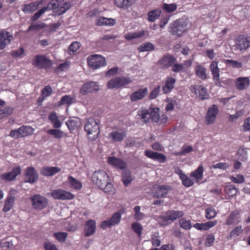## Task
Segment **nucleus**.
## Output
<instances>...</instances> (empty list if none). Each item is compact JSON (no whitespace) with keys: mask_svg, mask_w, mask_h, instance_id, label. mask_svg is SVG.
I'll use <instances>...</instances> for the list:
<instances>
[{"mask_svg":"<svg viewBox=\"0 0 250 250\" xmlns=\"http://www.w3.org/2000/svg\"><path fill=\"white\" fill-rule=\"evenodd\" d=\"M184 215V212L182 210H168L159 216L160 224L167 226L176 219L183 217Z\"/></svg>","mask_w":250,"mask_h":250,"instance_id":"f257e3e1","label":"nucleus"},{"mask_svg":"<svg viewBox=\"0 0 250 250\" xmlns=\"http://www.w3.org/2000/svg\"><path fill=\"white\" fill-rule=\"evenodd\" d=\"M132 82L130 77L125 76L116 77L110 80L106 86L108 89L120 88Z\"/></svg>","mask_w":250,"mask_h":250,"instance_id":"f03ea898","label":"nucleus"},{"mask_svg":"<svg viewBox=\"0 0 250 250\" xmlns=\"http://www.w3.org/2000/svg\"><path fill=\"white\" fill-rule=\"evenodd\" d=\"M109 180L106 172L103 170H96L92 174V180L94 184L100 188H102Z\"/></svg>","mask_w":250,"mask_h":250,"instance_id":"7ed1b4c3","label":"nucleus"},{"mask_svg":"<svg viewBox=\"0 0 250 250\" xmlns=\"http://www.w3.org/2000/svg\"><path fill=\"white\" fill-rule=\"evenodd\" d=\"M87 63L90 68L97 69L106 65V60L105 58L102 55H91L87 58Z\"/></svg>","mask_w":250,"mask_h":250,"instance_id":"20e7f679","label":"nucleus"},{"mask_svg":"<svg viewBox=\"0 0 250 250\" xmlns=\"http://www.w3.org/2000/svg\"><path fill=\"white\" fill-rule=\"evenodd\" d=\"M32 64L40 68L46 69L50 67L52 63L46 56L44 55H36L32 61Z\"/></svg>","mask_w":250,"mask_h":250,"instance_id":"39448f33","label":"nucleus"},{"mask_svg":"<svg viewBox=\"0 0 250 250\" xmlns=\"http://www.w3.org/2000/svg\"><path fill=\"white\" fill-rule=\"evenodd\" d=\"M33 208L41 210L45 208L48 205L46 198L40 194H35L30 197Z\"/></svg>","mask_w":250,"mask_h":250,"instance_id":"423d86ee","label":"nucleus"},{"mask_svg":"<svg viewBox=\"0 0 250 250\" xmlns=\"http://www.w3.org/2000/svg\"><path fill=\"white\" fill-rule=\"evenodd\" d=\"M209 69L212 76V80L216 85L221 86V83L226 84L227 81L220 80V68L218 67V62L216 61H213L209 65Z\"/></svg>","mask_w":250,"mask_h":250,"instance_id":"0eeeda50","label":"nucleus"},{"mask_svg":"<svg viewBox=\"0 0 250 250\" xmlns=\"http://www.w3.org/2000/svg\"><path fill=\"white\" fill-rule=\"evenodd\" d=\"M84 128V130L88 135L96 133V134L94 135L93 140L97 138V136L99 133V126L94 118H89L88 119L85 124Z\"/></svg>","mask_w":250,"mask_h":250,"instance_id":"6e6552de","label":"nucleus"},{"mask_svg":"<svg viewBox=\"0 0 250 250\" xmlns=\"http://www.w3.org/2000/svg\"><path fill=\"white\" fill-rule=\"evenodd\" d=\"M150 116L151 121L159 125L165 124L167 120V117L166 114L160 115V108L158 107H150Z\"/></svg>","mask_w":250,"mask_h":250,"instance_id":"1a4fd4ad","label":"nucleus"},{"mask_svg":"<svg viewBox=\"0 0 250 250\" xmlns=\"http://www.w3.org/2000/svg\"><path fill=\"white\" fill-rule=\"evenodd\" d=\"M176 61V59L173 55L167 54L158 61L157 65L160 69H166L171 67Z\"/></svg>","mask_w":250,"mask_h":250,"instance_id":"9d476101","label":"nucleus"},{"mask_svg":"<svg viewBox=\"0 0 250 250\" xmlns=\"http://www.w3.org/2000/svg\"><path fill=\"white\" fill-rule=\"evenodd\" d=\"M51 196L55 200H72L74 195L69 191L59 188L53 190L51 193Z\"/></svg>","mask_w":250,"mask_h":250,"instance_id":"9b49d317","label":"nucleus"},{"mask_svg":"<svg viewBox=\"0 0 250 250\" xmlns=\"http://www.w3.org/2000/svg\"><path fill=\"white\" fill-rule=\"evenodd\" d=\"M190 91L196 95H198L202 100L208 99L209 98V94L208 93L207 88L202 85H192L190 87Z\"/></svg>","mask_w":250,"mask_h":250,"instance_id":"f8f14e48","label":"nucleus"},{"mask_svg":"<svg viewBox=\"0 0 250 250\" xmlns=\"http://www.w3.org/2000/svg\"><path fill=\"white\" fill-rule=\"evenodd\" d=\"M58 9V11L56 12L58 15H61L65 12L67 9H68V6L65 7L64 4L63 6L58 4L55 2L49 3L46 6H44L39 10V12L42 15L46 11H50L52 9Z\"/></svg>","mask_w":250,"mask_h":250,"instance_id":"ddd939ff","label":"nucleus"},{"mask_svg":"<svg viewBox=\"0 0 250 250\" xmlns=\"http://www.w3.org/2000/svg\"><path fill=\"white\" fill-rule=\"evenodd\" d=\"M25 182L33 184L36 182L39 178V174L34 167H28L24 172Z\"/></svg>","mask_w":250,"mask_h":250,"instance_id":"4468645a","label":"nucleus"},{"mask_svg":"<svg viewBox=\"0 0 250 250\" xmlns=\"http://www.w3.org/2000/svg\"><path fill=\"white\" fill-rule=\"evenodd\" d=\"M107 163L117 170H124L127 168V163L121 159L114 156H110L107 158Z\"/></svg>","mask_w":250,"mask_h":250,"instance_id":"2eb2a0df","label":"nucleus"},{"mask_svg":"<svg viewBox=\"0 0 250 250\" xmlns=\"http://www.w3.org/2000/svg\"><path fill=\"white\" fill-rule=\"evenodd\" d=\"M186 30V25L178 20L174 21L170 27V32L173 35L181 36L183 33Z\"/></svg>","mask_w":250,"mask_h":250,"instance_id":"dca6fc26","label":"nucleus"},{"mask_svg":"<svg viewBox=\"0 0 250 250\" xmlns=\"http://www.w3.org/2000/svg\"><path fill=\"white\" fill-rule=\"evenodd\" d=\"M21 173V167L20 166H16L13 168L11 171L9 172H5L0 175L1 180L6 181H12L16 178L17 176Z\"/></svg>","mask_w":250,"mask_h":250,"instance_id":"f3484780","label":"nucleus"},{"mask_svg":"<svg viewBox=\"0 0 250 250\" xmlns=\"http://www.w3.org/2000/svg\"><path fill=\"white\" fill-rule=\"evenodd\" d=\"M99 90V85L95 82L84 83L81 87L80 92L82 95H85L90 93L97 92Z\"/></svg>","mask_w":250,"mask_h":250,"instance_id":"a211bd4d","label":"nucleus"},{"mask_svg":"<svg viewBox=\"0 0 250 250\" xmlns=\"http://www.w3.org/2000/svg\"><path fill=\"white\" fill-rule=\"evenodd\" d=\"M218 111L217 106L214 104L208 108L206 116V124L207 125H210L214 123Z\"/></svg>","mask_w":250,"mask_h":250,"instance_id":"6ab92c4d","label":"nucleus"},{"mask_svg":"<svg viewBox=\"0 0 250 250\" xmlns=\"http://www.w3.org/2000/svg\"><path fill=\"white\" fill-rule=\"evenodd\" d=\"M13 39V35L9 32L2 30L0 31V50L3 49L9 45Z\"/></svg>","mask_w":250,"mask_h":250,"instance_id":"aec40b11","label":"nucleus"},{"mask_svg":"<svg viewBox=\"0 0 250 250\" xmlns=\"http://www.w3.org/2000/svg\"><path fill=\"white\" fill-rule=\"evenodd\" d=\"M170 189V187L167 185H156L154 187L153 197L158 198L165 197Z\"/></svg>","mask_w":250,"mask_h":250,"instance_id":"412c9836","label":"nucleus"},{"mask_svg":"<svg viewBox=\"0 0 250 250\" xmlns=\"http://www.w3.org/2000/svg\"><path fill=\"white\" fill-rule=\"evenodd\" d=\"M145 155L147 157L153 160L157 161L160 163H164L167 160V157L164 154L157 152H154L149 149H146L145 151Z\"/></svg>","mask_w":250,"mask_h":250,"instance_id":"4be33fe9","label":"nucleus"},{"mask_svg":"<svg viewBox=\"0 0 250 250\" xmlns=\"http://www.w3.org/2000/svg\"><path fill=\"white\" fill-rule=\"evenodd\" d=\"M241 221L240 211L237 210L232 211L229 215L226 221L227 225H234L238 224Z\"/></svg>","mask_w":250,"mask_h":250,"instance_id":"5701e85b","label":"nucleus"},{"mask_svg":"<svg viewBox=\"0 0 250 250\" xmlns=\"http://www.w3.org/2000/svg\"><path fill=\"white\" fill-rule=\"evenodd\" d=\"M96 229L95 221L92 219L86 221L84 225V236L88 237L93 235L96 231Z\"/></svg>","mask_w":250,"mask_h":250,"instance_id":"b1692460","label":"nucleus"},{"mask_svg":"<svg viewBox=\"0 0 250 250\" xmlns=\"http://www.w3.org/2000/svg\"><path fill=\"white\" fill-rule=\"evenodd\" d=\"M61 168L57 167H43L40 171L41 175L44 176H52L59 173Z\"/></svg>","mask_w":250,"mask_h":250,"instance_id":"393cba45","label":"nucleus"},{"mask_svg":"<svg viewBox=\"0 0 250 250\" xmlns=\"http://www.w3.org/2000/svg\"><path fill=\"white\" fill-rule=\"evenodd\" d=\"M42 4V1L37 0L29 4H23L21 9L25 13H31L36 11L39 6Z\"/></svg>","mask_w":250,"mask_h":250,"instance_id":"a878e982","label":"nucleus"},{"mask_svg":"<svg viewBox=\"0 0 250 250\" xmlns=\"http://www.w3.org/2000/svg\"><path fill=\"white\" fill-rule=\"evenodd\" d=\"M176 80L172 77H167L164 85L162 86L163 94H167L170 93L174 88Z\"/></svg>","mask_w":250,"mask_h":250,"instance_id":"bb28decb","label":"nucleus"},{"mask_svg":"<svg viewBox=\"0 0 250 250\" xmlns=\"http://www.w3.org/2000/svg\"><path fill=\"white\" fill-rule=\"evenodd\" d=\"M147 92L148 89L146 87L140 88L131 94L130 100L132 102H134L142 100L146 96Z\"/></svg>","mask_w":250,"mask_h":250,"instance_id":"cd10ccee","label":"nucleus"},{"mask_svg":"<svg viewBox=\"0 0 250 250\" xmlns=\"http://www.w3.org/2000/svg\"><path fill=\"white\" fill-rule=\"evenodd\" d=\"M250 45L248 39L244 35H240L236 41V48L242 51L246 50Z\"/></svg>","mask_w":250,"mask_h":250,"instance_id":"c85d7f7f","label":"nucleus"},{"mask_svg":"<svg viewBox=\"0 0 250 250\" xmlns=\"http://www.w3.org/2000/svg\"><path fill=\"white\" fill-rule=\"evenodd\" d=\"M196 76L202 80H206L208 78L207 69L204 66L198 64L194 68Z\"/></svg>","mask_w":250,"mask_h":250,"instance_id":"c756f323","label":"nucleus"},{"mask_svg":"<svg viewBox=\"0 0 250 250\" xmlns=\"http://www.w3.org/2000/svg\"><path fill=\"white\" fill-rule=\"evenodd\" d=\"M250 83V80L248 77H238L236 79L235 82V86L239 90L245 89Z\"/></svg>","mask_w":250,"mask_h":250,"instance_id":"7c9ffc66","label":"nucleus"},{"mask_svg":"<svg viewBox=\"0 0 250 250\" xmlns=\"http://www.w3.org/2000/svg\"><path fill=\"white\" fill-rule=\"evenodd\" d=\"M135 1L136 0H114V3L117 7L127 10L135 3Z\"/></svg>","mask_w":250,"mask_h":250,"instance_id":"2f4dec72","label":"nucleus"},{"mask_svg":"<svg viewBox=\"0 0 250 250\" xmlns=\"http://www.w3.org/2000/svg\"><path fill=\"white\" fill-rule=\"evenodd\" d=\"M15 201V196L12 194H9L7 195L4 204L2 211L4 212H7L10 211L14 204Z\"/></svg>","mask_w":250,"mask_h":250,"instance_id":"473e14b6","label":"nucleus"},{"mask_svg":"<svg viewBox=\"0 0 250 250\" xmlns=\"http://www.w3.org/2000/svg\"><path fill=\"white\" fill-rule=\"evenodd\" d=\"M204 167L202 165H200L194 171L192 172L190 174V177L198 183L200 180H202L203 177Z\"/></svg>","mask_w":250,"mask_h":250,"instance_id":"72a5a7b5","label":"nucleus"},{"mask_svg":"<svg viewBox=\"0 0 250 250\" xmlns=\"http://www.w3.org/2000/svg\"><path fill=\"white\" fill-rule=\"evenodd\" d=\"M115 20L101 17L95 21V24L98 26L113 25L115 24Z\"/></svg>","mask_w":250,"mask_h":250,"instance_id":"f704fd0d","label":"nucleus"},{"mask_svg":"<svg viewBox=\"0 0 250 250\" xmlns=\"http://www.w3.org/2000/svg\"><path fill=\"white\" fill-rule=\"evenodd\" d=\"M150 107L149 108H142L138 111V115L145 123H148L151 119Z\"/></svg>","mask_w":250,"mask_h":250,"instance_id":"c9c22d12","label":"nucleus"},{"mask_svg":"<svg viewBox=\"0 0 250 250\" xmlns=\"http://www.w3.org/2000/svg\"><path fill=\"white\" fill-rule=\"evenodd\" d=\"M80 119L78 117L70 118V119L65 123L66 125L70 131L75 130L80 125Z\"/></svg>","mask_w":250,"mask_h":250,"instance_id":"e433bc0d","label":"nucleus"},{"mask_svg":"<svg viewBox=\"0 0 250 250\" xmlns=\"http://www.w3.org/2000/svg\"><path fill=\"white\" fill-rule=\"evenodd\" d=\"M48 119L54 128H60L61 127L62 123L55 111L51 112L49 114Z\"/></svg>","mask_w":250,"mask_h":250,"instance_id":"4c0bfd02","label":"nucleus"},{"mask_svg":"<svg viewBox=\"0 0 250 250\" xmlns=\"http://www.w3.org/2000/svg\"><path fill=\"white\" fill-rule=\"evenodd\" d=\"M109 137L115 142H121L126 137V133L125 132L113 131L109 133Z\"/></svg>","mask_w":250,"mask_h":250,"instance_id":"58836bf2","label":"nucleus"},{"mask_svg":"<svg viewBox=\"0 0 250 250\" xmlns=\"http://www.w3.org/2000/svg\"><path fill=\"white\" fill-rule=\"evenodd\" d=\"M122 180L125 187L132 181V178L130 170L125 168L122 173Z\"/></svg>","mask_w":250,"mask_h":250,"instance_id":"ea45409f","label":"nucleus"},{"mask_svg":"<svg viewBox=\"0 0 250 250\" xmlns=\"http://www.w3.org/2000/svg\"><path fill=\"white\" fill-rule=\"evenodd\" d=\"M237 188L233 185L226 186L224 188L226 198L233 197L237 194Z\"/></svg>","mask_w":250,"mask_h":250,"instance_id":"a19ab883","label":"nucleus"},{"mask_svg":"<svg viewBox=\"0 0 250 250\" xmlns=\"http://www.w3.org/2000/svg\"><path fill=\"white\" fill-rule=\"evenodd\" d=\"M45 24L42 22H36L29 26L27 30L25 31V33H27L30 31H32L38 32L45 27Z\"/></svg>","mask_w":250,"mask_h":250,"instance_id":"79ce46f5","label":"nucleus"},{"mask_svg":"<svg viewBox=\"0 0 250 250\" xmlns=\"http://www.w3.org/2000/svg\"><path fill=\"white\" fill-rule=\"evenodd\" d=\"M49 135H52L54 137L57 139H60L64 137V133L60 129L57 128L49 129L46 131Z\"/></svg>","mask_w":250,"mask_h":250,"instance_id":"37998d69","label":"nucleus"},{"mask_svg":"<svg viewBox=\"0 0 250 250\" xmlns=\"http://www.w3.org/2000/svg\"><path fill=\"white\" fill-rule=\"evenodd\" d=\"M19 130L21 132L22 137L31 135L34 132V129L29 125H22L19 128Z\"/></svg>","mask_w":250,"mask_h":250,"instance_id":"c03bdc74","label":"nucleus"},{"mask_svg":"<svg viewBox=\"0 0 250 250\" xmlns=\"http://www.w3.org/2000/svg\"><path fill=\"white\" fill-rule=\"evenodd\" d=\"M161 11L159 9H155L149 11L147 14V20L150 22H154L160 16Z\"/></svg>","mask_w":250,"mask_h":250,"instance_id":"a18cd8bd","label":"nucleus"},{"mask_svg":"<svg viewBox=\"0 0 250 250\" xmlns=\"http://www.w3.org/2000/svg\"><path fill=\"white\" fill-rule=\"evenodd\" d=\"M68 180L72 188L79 190L82 188V185L81 183L72 176H68Z\"/></svg>","mask_w":250,"mask_h":250,"instance_id":"49530a36","label":"nucleus"},{"mask_svg":"<svg viewBox=\"0 0 250 250\" xmlns=\"http://www.w3.org/2000/svg\"><path fill=\"white\" fill-rule=\"evenodd\" d=\"M140 52L150 51L154 50V47L152 43L146 42L142 44L138 47Z\"/></svg>","mask_w":250,"mask_h":250,"instance_id":"de8ad7c7","label":"nucleus"},{"mask_svg":"<svg viewBox=\"0 0 250 250\" xmlns=\"http://www.w3.org/2000/svg\"><path fill=\"white\" fill-rule=\"evenodd\" d=\"M237 158L241 161H245L248 158L247 149L246 148H240L236 153Z\"/></svg>","mask_w":250,"mask_h":250,"instance_id":"09e8293b","label":"nucleus"},{"mask_svg":"<svg viewBox=\"0 0 250 250\" xmlns=\"http://www.w3.org/2000/svg\"><path fill=\"white\" fill-rule=\"evenodd\" d=\"M179 225L180 227L186 230L190 229L192 227L190 221L182 217L179 220Z\"/></svg>","mask_w":250,"mask_h":250,"instance_id":"8fccbe9b","label":"nucleus"},{"mask_svg":"<svg viewBox=\"0 0 250 250\" xmlns=\"http://www.w3.org/2000/svg\"><path fill=\"white\" fill-rule=\"evenodd\" d=\"M205 216L209 220H210L215 217L217 214V212L215 209L213 207H209L205 210Z\"/></svg>","mask_w":250,"mask_h":250,"instance_id":"3c124183","label":"nucleus"},{"mask_svg":"<svg viewBox=\"0 0 250 250\" xmlns=\"http://www.w3.org/2000/svg\"><path fill=\"white\" fill-rule=\"evenodd\" d=\"M73 100L74 98L71 96L65 95L61 98V101L59 102V104H67L68 106H70L73 103Z\"/></svg>","mask_w":250,"mask_h":250,"instance_id":"603ef678","label":"nucleus"},{"mask_svg":"<svg viewBox=\"0 0 250 250\" xmlns=\"http://www.w3.org/2000/svg\"><path fill=\"white\" fill-rule=\"evenodd\" d=\"M52 93V87L50 85L45 86L42 90V100H44L46 97L50 96Z\"/></svg>","mask_w":250,"mask_h":250,"instance_id":"864d4df0","label":"nucleus"},{"mask_svg":"<svg viewBox=\"0 0 250 250\" xmlns=\"http://www.w3.org/2000/svg\"><path fill=\"white\" fill-rule=\"evenodd\" d=\"M180 179L182 181V184L186 187H190L193 185L194 182L193 179L191 180L187 175H182Z\"/></svg>","mask_w":250,"mask_h":250,"instance_id":"5fc2aeb1","label":"nucleus"},{"mask_svg":"<svg viewBox=\"0 0 250 250\" xmlns=\"http://www.w3.org/2000/svg\"><path fill=\"white\" fill-rule=\"evenodd\" d=\"M14 108L11 106H7L4 109L0 110V118H2L7 117L13 112Z\"/></svg>","mask_w":250,"mask_h":250,"instance_id":"6e6d98bb","label":"nucleus"},{"mask_svg":"<svg viewBox=\"0 0 250 250\" xmlns=\"http://www.w3.org/2000/svg\"><path fill=\"white\" fill-rule=\"evenodd\" d=\"M141 207L139 206H135L134 208V210L135 212L134 213V218L135 220L138 221L142 220L144 219L145 216V214L143 213L140 212Z\"/></svg>","mask_w":250,"mask_h":250,"instance_id":"4d7b16f0","label":"nucleus"},{"mask_svg":"<svg viewBox=\"0 0 250 250\" xmlns=\"http://www.w3.org/2000/svg\"><path fill=\"white\" fill-rule=\"evenodd\" d=\"M224 62L227 65L233 68H240L242 67V63L235 60H225Z\"/></svg>","mask_w":250,"mask_h":250,"instance_id":"13d9d810","label":"nucleus"},{"mask_svg":"<svg viewBox=\"0 0 250 250\" xmlns=\"http://www.w3.org/2000/svg\"><path fill=\"white\" fill-rule=\"evenodd\" d=\"M163 10L167 13H172L177 9V5L175 3H164L162 5Z\"/></svg>","mask_w":250,"mask_h":250,"instance_id":"bf43d9fd","label":"nucleus"},{"mask_svg":"<svg viewBox=\"0 0 250 250\" xmlns=\"http://www.w3.org/2000/svg\"><path fill=\"white\" fill-rule=\"evenodd\" d=\"M131 228L139 237L141 236L143 228L141 224L138 222H134L131 225Z\"/></svg>","mask_w":250,"mask_h":250,"instance_id":"052dcab7","label":"nucleus"},{"mask_svg":"<svg viewBox=\"0 0 250 250\" xmlns=\"http://www.w3.org/2000/svg\"><path fill=\"white\" fill-rule=\"evenodd\" d=\"M171 71L175 73L185 72L186 69L183 63H174L172 66Z\"/></svg>","mask_w":250,"mask_h":250,"instance_id":"680f3d73","label":"nucleus"},{"mask_svg":"<svg viewBox=\"0 0 250 250\" xmlns=\"http://www.w3.org/2000/svg\"><path fill=\"white\" fill-rule=\"evenodd\" d=\"M53 236L59 242H63L65 241L68 236V233L65 232H55L54 233Z\"/></svg>","mask_w":250,"mask_h":250,"instance_id":"e2e57ef3","label":"nucleus"},{"mask_svg":"<svg viewBox=\"0 0 250 250\" xmlns=\"http://www.w3.org/2000/svg\"><path fill=\"white\" fill-rule=\"evenodd\" d=\"M100 189L103 190L105 192L112 193H114L115 188H114L113 185L110 183L109 181H106V184L102 188H100Z\"/></svg>","mask_w":250,"mask_h":250,"instance_id":"0e129e2a","label":"nucleus"},{"mask_svg":"<svg viewBox=\"0 0 250 250\" xmlns=\"http://www.w3.org/2000/svg\"><path fill=\"white\" fill-rule=\"evenodd\" d=\"M121 215L120 213L116 212L114 213L111 216L110 219L111 222L113 224V226L117 225L121 221Z\"/></svg>","mask_w":250,"mask_h":250,"instance_id":"69168bd1","label":"nucleus"},{"mask_svg":"<svg viewBox=\"0 0 250 250\" xmlns=\"http://www.w3.org/2000/svg\"><path fill=\"white\" fill-rule=\"evenodd\" d=\"M80 47V43L78 42H73L69 45L68 49L69 53H74L78 50Z\"/></svg>","mask_w":250,"mask_h":250,"instance_id":"338daca9","label":"nucleus"},{"mask_svg":"<svg viewBox=\"0 0 250 250\" xmlns=\"http://www.w3.org/2000/svg\"><path fill=\"white\" fill-rule=\"evenodd\" d=\"M161 89V85H157L155 87L150 93L149 95V99L150 100H153L157 97L158 96Z\"/></svg>","mask_w":250,"mask_h":250,"instance_id":"774afa93","label":"nucleus"}]
</instances>
